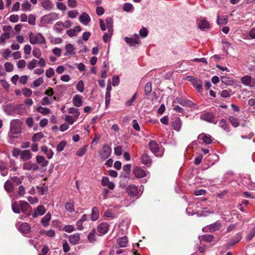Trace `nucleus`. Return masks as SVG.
Listing matches in <instances>:
<instances>
[{
    "label": "nucleus",
    "instance_id": "obj_1",
    "mask_svg": "<svg viewBox=\"0 0 255 255\" xmlns=\"http://www.w3.org/2000/svg\"><path fill=\"white\" fill-rule=\"evenodd\" d=\"M22 122L19 119L12 120L10 122V130L8 133L10 138L17 137L21 132Z\"/></svg>",
    "mask_w": 255,
    "mask_h": 255
},
{
    "label": "nucleus",
    "instance_id": "obj_2",
    "mask_svg": "<svg viewBox=\"0 0 255 255\" xmlns=\"http://www.w3.org/2000/svg\"><path fill=\"white\" fill-rule=\"evenodd\" d=\"M29 38L31 44H43L46 43L45 37L40 33H30L29 34Z\"/></svg>",
    "mask_w": 255,
    "mask_h": 255
},
{
    "label": "nucleus",
    "instance_id": "obj_3",
    "mask_svg": "<svg viewBox=\"0 0 255 255\" xmlns=\"http://www.w3.org/2000/svg\"><path fill=\"white\" fill-rule=\"evenodd\" d=\"M99 23L101 30L105 31L106 27H107L108 31H113V19L112 18L110 17H107L106 19V25L102 19H100Z\"/></svg>",
    "mask_w": 255,
    "mask_h": 255
},
{
    "label": "nucleus",
    "instance_id": "obj_4",
    "mask_svg": "<svg viewBox=\"0 0 255 255\" xmlns=\"http://www.w3.org/2000/svg\"><path fill=\"white\" fill-rule=\"evenodd\" d=\"M126 192L128 195L138 198L141 195L137 189V187L133 184L129 185L126 188Z\"/></svg>",
    "mask_w": 255,
    "mask_h": 255
},
{
    "label": "nucleus",
    "instance_id": "obj_5",
    "mask_svg": "<svg viewBox=\"0 0 255 255\" xmlns=\"http://www.w3.org/2000/svg\"><path fill=\"white\" fill-rule=\"evenodd\" d=\"M111 153L112 148L108 144H105L99 151V155L101 158L106 159L111 155Z\"/></svg>",
    "mask_w": 255,
    "mask_h": 255
},
{
    "label": "nucleus",
    "instance_id": "obj_6",
    "mask_svg": "<svg viewBox=\"0 0 255 255\" xmlns=\"http://www.w3.org/2000/svg\"><path fill=\"white\" fill-rule=\"evenodd\" d=\"M188 80L191 82L193 86L196 88L198 92H202L203 90V83L200 79L197 78H194L193 76H189L188 77Z\"/></svg>",
    "mask_w": 255,
    "mask_h": 255
},
{
    "label": "nucleus",
    "instance_id": "obj_7",
    "mask_svg": "<svg viewBox=\"0 0 255 255\" xmlns=\"http://www.w3.org/2000/svg\"><path fill=\"white\" fill-rule=\"evenodd\" d=\"M125 40L129 46H134L136 44H140L139 36L137 34H135L131 37H125Z\"/></svg>",
    "mask_w": 255,
    "mask_h": 255
},
{
    "label": "nucleus",
    "instance_id": "obj_8",
    "mask_svg": "<svg viewBox=\"0 0 255 255\" xmlns=\"http://www.w3.org/2000/svg\"><path fill=\"white\" fill-rule=\"evenodd\" d=\"M58 18V14L55 12H51L48 14H45L41 18V20L45 23H50L53 21L56 20Z\"/></svg>",
    "mask_w": 255,
    "mask_h": 255
},
{
    "label": "nucleus",
    "instance_id": "obj_9",
    "mask_svg": "<svg viewBox=\"0 0 255 255\" xmlns=\"http://www.w3.org/2000/svg\"><path fill=\"white\" fill-rule=\"evenodd\" d=\"M200 118L201 119L206 122L213 123L215 125L217 124V121L216 120L215 115L212 113L207 112L201 114Z\"/></svg>",
    "mask_w": 255,
    "mask_h": 255
},
{
    "label": "nucleus",
    "instance_id": "obj_10",
    "mask_svg": "<svg viewBox=\"0 0 255 255\" xmlns=\"http://www.w3.org/2000/svg\"><path fill=\"white\" fill-rule=\"evenodd\" d=\"M171 126L176 131H179L182 126V121L179 117H175L171 122Z\"/></svg>",
    "mask_w": 255,
    "mask_h": 255
},
{
    "label": "nucleus",
    "instance_id": "obj_11",
    "mask_svg": "<svg viewBox=\"0 0 255 255\" xmlns=\"http://www.w3.org/2000/svg\"><path fill=\"white\" fill-rule=\"evenodd\" d=\"M133 173L137 178H142L147 175L146 171L138 166H136L133 168Z\"/></svg>",
    "mask_w": 255,
    "mask_h": 255
},
{
    "label": "nucleus",
    "instance_id": "obj_12",
    "mask_svg": "<svg viewBox=\"0 0 255 255\" xmlns=\"http://www.w3.org/2000/svg\"><path fill=\"white\" fill-rule=\"evenodd\" d=\"M242 237L240 234H237L233 238L231 239L229 242L226 244V246L228 248H230L235 244L239 243L242 239Z\"/></svg>",
    "mask_w": 255,
    "mask_h": 255
},
{
    "label": "nucleus",
    "instance_id": "obj_13",
    "mask_svg": "<svg viewBox=\"0 0 255 255\" xmlns=\"http://www.w3.org/2000/svg\"><path fill=\"white\" fill-rule=\"evenodd\" d=\"M109 227V224L106 222H103L98 226L97 230L101 236L104 235L108 232Z\"/></svg>",
    "mask_w": 255,
    "mask_h": 255
},
{
    "label": "nucleus",
    "instance_id": "obj_14",
    "mask_svg": "<svg viewBox=\"0 0 255 255\" xmlns=\"http://www.w3.org/2000/svg\"><path fill=\"white\" fill-rule=\"evenodd\" d=\"M22 168L24 170H32L35 171L38 169V166L36 163H32L31 162H25L23 164Z\"/></svg>",
    "mask_w": 255,
    "mask_h": 255
},
{
    "label": "nucleus",
    "instance_id": "obj_15",
    "mask_svg": "<svg viewBox=\"0 0 255 255\" xmlns=\"http://www.w3.org/2000/svg\"><path fill=\"white\" fill-rule=\"evenodd\" d=\"M69 241L70 243L73 245H78L80 240V236L79 233H75L71 234L68 237Z\"/></svg>",
    "mask_w": 255,
    "mask_h": 255
},
{
    "label": "nucleus",
    "instance_id": "obj_16",
    "mask_svg": "<svg viewBox=\"0 0 255 255\" xmlns=\"http://www.w3.org/2000/svg\"><path fill=\"white\" fill-rule=\"evenodd\" d=\"M148 146L151 151L156 156H157V152L159 151V145L154 140H150L148 143Z\"/></svg>",
    "mask_w": 255,
    "mask_h": 255
},
{
    "label": "nucleus",
    "instance_id": "obj_17",
    "mask_svg": "<svg viewBox=\"0 0 255 255\" xmlns=\"http://www.w3.org/2000/svg\"><path fill=\"white\" fill-rule=\"evenodd\" d=\"M80 22L85 25H87L91 21L90 16L86 12H83L79 17Z\"/></svg>",
    "mask_w": 255,
    "mask_h": 255
},
{
    "label": "nucleus",
    "instance_id": "obj_18",
    "mask_svg": "<svg viewBox=\"0 0 255 255\" xmlns=\"http://www.w3.org/2000/svg\"><path fill=\"white\" fill-rule=\"evenodd\" d=\"M46 209L44 206L39 205L37 208L35 212L32 214V217L36 218L38 216H41L46 213Z\"/></svg>",
    "mask_w": 255,
    "mask_h": 255
},
{
    "label": "nucleus",
    "instance_id": "obj_19",
    "mask_svg": "<svg viewBox=\"0 0 255 255\" xmlns=\"http://www.w3.org/2000/svg\"><path fill=\"white\" fill-rule=\"evenodd\" d=\"M66 52L64 54V56L73 55L75 54V48L72 44H68L65 46Z\"/></svg>",
    "mask_w": 255,
    "mask_h": 255
},
{
    "label": "nucleus",
    "instance_id": "obj_20",
    "mask_svg": "<svg viewBox=\"0 0 255 255\" xmlns=\"http://www.w3.org/2000/svg\"><path fill=\"white\" fill-rule=\"evenodd\" d=\"M41 4L42 7L47 11H50L53 8V4L50 0H41Z\"/></svg>",
    "mask_w": 255,
    "mask_h": 255
},
{
    "label": "nucleus",
    "instance_id": "obj_21",
    "mask_svg": "<svg viewBox=\"0 0 255 255\" xmlns=\"http://www.w3.org/2000/svg\"><path fill=\"white\" fill-rule=\"evenodd\" d=\"M83 98L80 95H75L73 98V104L76 107H80L83 104Z\"/></svg>",
    "mask_w": 255,
    "mask_h": 255
},
{
    "label": "nucleus",
    "instance_id": "obj_22",
    "mask_svg": "<svg viewBox=\"0 0 255 255\" xmlns=\"http://www.w3.org/2000/svg\"><path fill=\"white\" fill-rule=\"evenodd\" d=\"M198 139L202 140L206 144H209L212 142L211 136L207 134L202 133L200 134Z\"/></svg>",
    "mask_w": 255,
    "mask_h": 255
},
{
    "label": "nucleus",
    "instance_id": "obj_23",
    "mask_svg": "<svg viewBox=\"0 0 255 255\" xmlns=\"http://www.w3.org/2000/svg\"><path fill=\"white\" fill-rule=\"evenodd\" d=\"M32 157V154L29 150H24L21 152L20 158L23 161L30 159Z\"/></svg>",
    "mask_w": 255,
    "mask_h": 255
},
{
    "label": "nucleus",
    "instance_id": "obj_24",
    "mask_svg": "<svg viewBox=\"0 0 255 255\" xmlns=\"http://www.w3.org/2000/svg\"><path fill=\"white\" fill-rule=\"evenodd\" d=\"M36 160L37 163L41 165L42 167L47 166L48 164V161L46 160L43 156L37 155L36 157Z\"/></svg>",
    "mask_w": 255,
    "mask_h": 255
},
{
    "label": "nucleus",
    "instance_id": "obj_25",
    "mask_svg": "<svg viewBox=\"0 0 255 255\" xmlns=\"http://www.w3.org/2000/svg\"><path fill=\"white\" fill-rule=\"evenodd\" d=\"M30 225L26 223H22L19 226V231L23 234H27L30 231Z\"/></svg>",
    "mask_w": 255,
    "mask_h": 255
},
{
    "label": "nucleus",
    "instance_id": "obj_26",
    "mask_svg": "<svg viewBox=\"0 0 255 255\" xmlns=\"http://www.w3.org/2000/svg\"><path fill=\"white\" fill-rule=\"evenodd\" d=\"M99 209L97 207H93L92 209V214L91 216V219L93 221H95L99 218Z\"/></svg>",
    "mask_w": 255,
    "mask_h": 255
},
{
    "label": "nucleus",
    "instance_id": "obj_27",
    "mask_svg": "<svg viewBox=\"0 0 255 255\" xmlns=\"http://www.w3.org/2000/svg\"><path fill=\"white\" fill-rule=\"evenodd\" d=\"M117 243L118 245L121 248H125L127 246L128 243V239L127 236H124L120 238L118 241Z\"/></svg>",
    "mask_w": 255,
    "mask_h": 255
},
{
    "label": "nucleus",
    "instance_id": "obj_28",
    "mask_svg": "<svg viewBox=\"0 0 255 255\" xmlns=\"http://www.w3.org/2000/svg\"><path fill=\"white\" fill-rule=\"evenodd\" d=\"M141 162L142 164L147 166H150L151 164V160L147 154H143L141 156Z\"/></svg>",
    "mask_w": 255,
    "mask_h": 255
},
{
    "label": "nucleus",
    "instance_id": "obj_29",
    "mask_svg": "<svg viewBox=\"0 0 255 255\" xmlns=\"http://www.w3.org/2000/svg\"><path fill=\"white\" fill-rule=\"evenodd\" d=\"M219 127L223 129L226 132L230 131L229 125L227 124L226 121L224 119H222L219 123Z\"/></svg>",
    "mask_w": 255,
    "mask_h": 255
},
{
    "label": "nucleus",
    "instance_id": "obj_30",
    "mask_svg": "<svg viewBox=\"0 0 255 255\" xmlns=\"http://www.w3.org/2000/svg\"><path fill=\"white\" fill-rule=\"evenodd\" d=\"M51 214L47 213L41 219V223L44 227H47L49 225V222L51 219Z\"/></svg>",
    "mask_w": 255,
    "mask_h": 255
},
{
    "label": "nucleus",
    "instance_id": "obj_31",
    "mask_svg": "<svg viewBox=\"0 0 255 255\" xmlns=\"http://www.w3.org/2000/svg\"><path fill=\"white\" fill-rule=\"evenodd\" d=\"M19 206L20 208V212L25 213L28 211V208L30 207L29 204L24 201H20L19 202Z\"/></svg>",
    "mask_w": 255,
    "mask_h": 255
},
{
    "label": "nucleus",
    "instance_id": "obj_32",
    "mask_svg": "<svg viewBox=\"0 0 255 255\" xmlns=\"http://www.w3.org/2000/svg\"><path fill=\"white\" fill-rule=\"evenodd\" d=\"M221 227V223L219 221H217L213 224H212L209 226V230L210 232H214L218 230Z\"/></svg>",
    "mask_w": 255,
    "mask_h": 255
},
{
    "label": "nucleus",
    "instance_id": "obj_33",
    "mask_svg": "<svg viewBox=\"0 0 255 255\" xmlns=\"http://www.w3.org/2000/svg\"><path fill=\"white\" fill-rule=\"evenodd\" d=\"M209 23L206 19H202L198 22V26L201 30H204L205 28L209 27Z\"/></svg>",
    "mask_w": 255,
    "mask_h": 255
},
{
    "label": "nucleus",
    "instance_id": "obj_34",
    "mask_svg": "<svg viewBox=\"0 0 255 255\" xmlns=\"http://www.w3.org/2000/svg\"><path fill=\"white\" fill-rule=\"evenodd\" d=\"M36 111L42 114L43 115H47L50 113V110L47 108L43 107L42 106H38L36 108Z\"/></svg>",
    "mask_w": 255,
    "mask_h": 255
},
{
    "label": "nucleus",
    "instance_id": "obj_35",
    "mask_svg": "<svg viewBox=\"0 0 255 255\" xmlns=\"http://www.w3.org/2000/svg\"><path fill=\"white\" fill-rule=\"evenodd\" d=\"M242 83L246 86H249L251 85V76L246 75L242 77L241 79Z\"/></svg>",
    "mask_w": 255,
    "mask_h": 255
},
{
    "label": "nucleus",
    "instance_id": "obj_36",
    "mask_svg": "<svg viewBox=\"0 0 255 255\" xmlns=\"http://www.w3.org/2000/svg\"><path fill=\"white\" fill-rule=\"evenodd\" d=\"M5 190L7 192H11L13 190L14 186L13 183L9 180L5 182L4 185Z\"/></svg>",
    "mask_w": 255,
    "mask_h": 255
},
{
    "label": "nucleus",
    "instance_id": "obj_37",
    "mask_svg": "<svg viewBox=\"0 0 255 255\" xmlns=\"http://www.w3.org/2000/svg\"><path fill=\"white\" fill-rule=\"evenodd\" d=\"M63 22L62 21L57 22L53 26V29L58 33H60L63 30Z\"/></svg>",
    "mask_w": 255,
    "mask_h": 255
},
{
    "label": "nucleus",
    "instance_id": "obj_38",
    "mask_svg": "<svg viewBox=\"0 0 255 255\" xmlns=\"http://www.w3.org/2000/svg\"><path fill=\"white\" fill-rule=\"evenodd\" d=\"M201 241L207 242H211L214 239V236L212 235L206 234L199 237Z\"/></svg>",
    "mask_w": 255,
    "mask_h": 255
},
{
    "label": "nucleus",
    "instance_id": "obj_39",
    "mask_svg": "<svg viewBox=\"0 0 255 255\" xmlns=\"http://www.w3.org/2000/svg\"><path fill=\"white\" fill-rule=\"evenodd\" d=\"M11 208L14 213L16 214L20 213L19 203H18L17 202L15 201L12 203Z\"/></svg>",
    "mask_w": 255,
    "mask_h": 255
},
{
    "label": "nucleus",
    "instance_id": "obj_40",
    "mask_svg": "<svg viewBox=\"0 0 255 255\" xmlns=\"http://www.w3.org/2000/svg\"><path fill=\"white\" fill-rule=\"evenodd\" d=\"M44 137V134L42 132H39L35 133L32 138V140L33 142H36L39 141Z\"/></svg>",
    "mask_w": 255,
    "mask_h": 255
},
{
    "label": "nucleus",
    "instance_id": "obj_41",
    "mask_svg": "<svg viewBox=\"0 0 255 255\" xmlns=\"http://www.w3.org/2000/svg\"><path fill=\"white\" fill-rule=\"evenodd\" d=\"M229 120L231 124L234 127L237 128L239 126V122L238 119L237 118L234 116H230L229 118Z\"/></svg>",
    "mask_w": 255,
    "mask_h": 255
},
{
    "label": "nucleus",
    "instance_id": "obj_42",
    "mask_svg": "<svg viewBox=\"0 0 255 255\" xmlns=\"http://www.w3.org/2000/svg\"><path fill=\"white\" fill-rule=\"evenodd\" d=\"M13 106L11 104H7L3 107L4 112L8 115H11L13 111Z\"/></svg>",
    "mask_w": 255,
    "mask_h": 255
},
{
    "label": "nucleus",
    "instance_id": "obj_43",
    "mask_svg": "<svg viewBox=\"0 0 255 255\" xmlns=\"http://www.w3.org/2000/svg\"><path fill=\"white\" fill-rule=\"evenodd\" d=\"M0 172L3 176H6L7 174V170L4 163H0Z\"/></svg>",
    "mask_w": 255,
    "mask_h": 255
},
{
    "label": "nucleus",
    "instance_id": "obj_44",
    "mask_svg": "<svg viewBox=\"0 0 255 255\" xmlns=\"http://www.w3.org/2000/svg\"><path fill=\"white\" fill-rule=\"evenodd\" d=\"M144 93L148 96L152 91V84L151 82H147L144 87Z\"/></svg>",
    "mask_w": 255,
    "mask_h": 255
},
{
    "label": "nucleus",
    "instance_id": "obj_45",
    "mask_svg": "<svg viewBox=\"0 0 255 255\" xmlns=\"http://www.w3.org/2000/svg\"><path fill=\"white\" fill-rule=\"evenodd\" d=\"M66 210L72 213L75 211L73 202H67L65 204Z\"/></svg>",
    "mask_w": 255,
    "mask_h": 255
},
{
    "label": "nucleus",
    "instance_id": "obj_46",
    "mask_svg": "<svg viewBox=\"0 0 255 255\" xmlns=\"http://www.w3.org/2000/svg\"><path fill=\"white\" fill-rule=\"evenodd\" d=\"M96 230L93 229L92 231L89 234L88 236V239L91 242H94L96 241Z\"/></svg>",
    "mask_w": 255,
    "mask_h": 255
},
{
    "label": "nucleus",
    "instance_id": "obj_47",
    "mask_svg": "<svg viewBox=\"0 0 255 255\" xmlns=\"http://www.w3.org/2000/svg\"><path fill=\"white\" fill-rule=\"evenodd\" d=\"M40 234L44 233L46 236L50 237V238L54 237L55 236V231L53 230H52V229H50L48 231H45V230H43L42 231H41L40 232Z\"/></svg>",
    "mask_w": 255,
    "mask_h": 255
},
{
    "label": "nucleus",
    "instance_id": "obj_48",
    "mask_svg": "<svg viewBox=\"0 0 255 255\" xmlns=\"http://www.w3.org/2000/svg\"><path fill=\"white\" fill-rule=\"evenodd\" d=\"M67 144V142L65 140H62L57 145L56 147L58 152L62 151Z\"/></svg>",
    "mask_w": 255,
    "mask_h": 255
},
{
    "label": "nucleus",
    "instance_id": "obj_49",
    "mask_svg": "<svg viewBox=\"0 0 255 255\" xmlns=\"http://www.w3.org/2000/svg\"><path fill=\"white\" fill-rule=\"evenodd\" d=\"M123 9L125 11L130 12L133 11V7L132 4L130 3H126L123 6Z\"/></svg>",
    "mask_w": 255,
    "mask_h": 255
},
{
    "label": "nucleus",
    "instance_id": "obj_50",
    "mask_svg": "<svg viewBox=\"0 0 255 255\" xmlns=\"http://www.w3.org/2000/svg\"><path fill=\"white\" fill-rule=\"evenodd\" d=\"M242 183L247 187L249 186L252 183L250 177L246 176L243 177L242 179Z\"/></svg>",
    "mask_w": 255,
    "mask_h": 255
},
{
    "label": "nucleus",
    "instance_id": "obj_51",
    "mask_svg": "<svg viewBox=\"0 0 255 255\" xmlns=\"http://www.w3.org/2000/svg\"><path fill=\"white\" fill-rule=\"evenodd\" d=\"M10 37V34L9 32H4L1 34L0 36V43H3L6 39H9Z\"/></svg>",
    "mask_w": 255,
    "mask_h": 255
},
{
    "label": "nucleus",
    "instance_id": "obj_52",
    "mask_svg": "<svg viewBox=\"0 0 255 255\" xmlns=\"http://www.w3.org/2000/svg\"><path fill=\"white\" fill-rule=\"evenodd\" d=\"M113 33V31H108L104 34L103 39L105 42L107 43L110 41Z\"/></svg>",
    "mask_w": 255,
    "mask_h": 255
},
{
    "label": "nucleus",
    "instance_id": "obj_53",
    "mask_svg": "<svg viewBox=\"0 0 255 255\" xmlns=\"http://www.w3.org/2000/svg\"><path fill=\"white\" fill-rule=\"evenodd\" d=\"M21 6L23 10L30 11L31 5L28 0H26L21 4Z\"/></svg>",
    "mask_w": 255,
    "mask_h": 255
},
{
    "label": "nucleus",
    "instance_id": "obj_54",
    "mask_svg": "<svg viewBox=\"0 0 255 255\" xmlns=\"http://www.w3.org/2000/svg\"><path fill=\"white\" fill-rule=\"evenodd\" d=\"M228 22V17L227 16H224L221 18L218 16L217 23L218 24H226Z\"/></svg>",
    "mask_w": 255,
    "mask_h": 255
},
{
    "label": "nucleus",
    "instance_id": "obj_55",
    "mask_svg": "<svg viewBox=\"0 0 255 255\" xmlns=\"http://www.w3.org/2000/svg\"><path fill=\"white\" fill-rule=\"evenodd\" d=\"M221 80L227 85H231L233 83V81L230 80L228 77L225 76L221 77Z\"/></svg>",
    "mask_w": 255,
    "mask_h": 255
},
{
    "label": "nucleus",
    "instance_id": "obj_56",
    "mask_svg": "<svg viewBox=\"0 0 255 255\" xmlns=\"http://www.w3.org/2000/svg\"><path fill=\"white\" fill-rule=\"evenodd\" d=\"M77 90L80 92L82 93L84 90V84L82 80H80L78 82L76 85Z\"/></svg>",
    "mask_w": 255,
    "mask_h": 255
},
{
    "label": "nucleus",
    "instance_id": "obj_57",
    "mask_svg": "<svg viewBox=\"0 0 255 255\" xmlns=\"http://www.w3.org/2000/svg\"><path fill=\"white\" fill-rule=\"evenodd\" d=\"M68 113L75 115L76 117H78L80 115L79 110L74 107L69 108Z\"/></svg>",
    "mask_w": 255,
    "mask_h": 255
},
{
    "label": "nucleus",
    "instance_id": "obj_58",
    "mask_svg": "<svg viewBox=\"0 0 255 255\" xmlns=\"http://www.w3.org/2000/svg\"><path fill=\"white\" fill-rule=\"evenodd\" d=\"M37 63V61L34 59H32L30 62L27 64V68L29 70L33 69Z\"/></svg>",
    "mask_w": 255,
    "mask_h": 255
},
{
    "label": "nucleus",
    "instance_id": "obj_59",
    "mask_svg": "<svg viewBox=\"0 0 255 255\" xmlns=\"http://www.w3.org/2000/svg\"><path fill=\"white\" fill-rule=\"evenodd\" d=\"M51 99H49L47 97H45L42 98L41 104L42 105L45 106V105H48L50 104H51L53 102L52 100H50Z\"/></svg>",
    "mask_w": 255,
    "mask_h": 255
},
{
    "label": "nucleus",
    "instance_id": "obj_60",
    "mask_svg": "<svg viewBox=\"0 0 255 255\" xmlns=\"http://www.w3.org/2000/svg\"><path fill=\"white\" fill-rule=\"evenodd\" d=\"M78 14V12L76 10H72L68 12V16L71 18H76Z\"/></svg>",
    "mask_w": 255,
    "mask_h": 255
},
{
    "label": "nucleus",
    "instance_id": "obj_61",
    "mask_svg": "<svg viewBox=\"0 0 255 255\" xmlns=\"http://www.w3.org/2000/svg\"><path fill=\"white\" fill-rule=\"evenodd\" d=\"M86 150L87 145L78 149L76 152V155L80 157L82 156L86 153Z\"/></svg>",
    "mask_w": 255,
    "mask_h": 255
},
{
    "label": "nucleus",
    "instance_id": "obj_62",
    "mask_svg": "<svg viewBox=\"0 0 255 255\" xmlns=\"http://www.w3.org/2000/svg\"><path fill=\"white\" fill-rule=\"evenodd\" d=\"M5 70L6 72H11L13 70V66L10 62H6L4 64Z\"/></svg>",
    "mask_w": 255,
    "mask_h": 255
},
{
    "label": "nucleus",
    "instance_id": "obj_63",
    "mask_svg": "<svg viewBox=\"0 0 255 255\" xmlns=\"http://www.w3.org/2000/svg\"><path fill=\"white\" fill-rule=\"evenodd\" d=\"M33 55L37 58H39L41 55V52L40 50L38 48H35L33 49L32 51Z\"/></svg>",
    "mask_w": 255,
    "mask_h": 255
},
{
    "label": "nucleus",
    "instance_id": "obj_64",
    "mask_svg": "<svg viewBox=\"0 0 255 255\" xmlns=\"http://www.w3.org/2000/svg\"><path fill=\"white\" fill-rule=\"evenodd\" d=\"M120 82V78L118 76L114 75L112 78V85L113 86H117Z\"/></svg>",
    "mask_w": 255,
    "mask_h": 255
}]
</instances>
